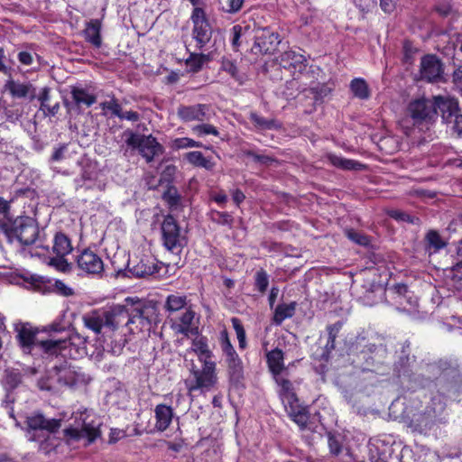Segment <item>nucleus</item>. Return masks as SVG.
Returning <instances> with one entry per match:
<instances>
[{"label":"nucleus","mask_w":462,"mask_h":462,"mask_svg":"<svg viewBox=\"0 0 462 462\" xmlns=\"http://www.w3.org/2000/svg\"><path fill=\"white\" fill-rule=\"evenodd\" d=\"M127 310L122 305L91 310L82 316L84 326L96 334L109 335L125 326Z\"/></svg>","instance_id":"nucleus-1"},{"label":"nucleus","mask_w":462,"mask_h":462,"mask_svg":"<svg viewBox=\"0 0 462 462\" xmlns=\"http://www.w3.org/2000/svg\"><path fill=\"white\" fill-rule=\"evenodd\" d=\"M430 367L439 372L436 387L440 396L447 399L462 392V372L457 359H440Z\"/></svg>","instance_id":"nucleus-2"},{"label":"nucleus","mask_w":462,"mask_h":462,"mask_svg":"<svg viewBox=\"0 0 462 462\" xmlns=\"http://www.w3.org/2000/svg\"><path fill=\"white\" fill-rule=\"evenodd\" d=\"M201 363V368H199L192 361L189 368L193 375V381L188 384V390L194 392L197 390L209 391L217 382V363L213 351L197 356Z\"/></svg>","instance_id":"nucleus-3"},{"label":"nucleus","mask_w":462,"mask_h":462,"mask_svg":"<svg viewBox=\"0 0 462 462\" xmlns=\"http://www.w3.org/2000/svg\"><path fill=\"white\" fill-rule=\"evenodd\" d=\"M123 306L127 310L125 326L138 323L143 328L159 321L158 308L152 301H144L137 297H127Z\"/></svg>","instance_id":"nucleus-4"},{"label":"nucleus","mask_w":462,"mask_h":462,"mask_svg":"<svg viewBox=\"0 0 462 462\" xmlns=\"http://www.w3.org/2000/svg\"><path fill=\"white\" fill-rule=\"evenodd\" d=\"M0 230L8 237H15L21 244L31 245L39 236L37 223L29 217H20L14 221H0Z\"/></svg>","instance_id":"nucleus-5"},{"label":"nucleus","mask_w":462,"mask_h":462,"mask_svg":"<svg viewBox=\"0 0 462 462\" xmlns=\"http://www.w3.org/2000/svg\"><path fill=\"white\" fill-rule=\"evenodd\" d=\"M86 338L76 332H70L62 338H50L42 342L44 353L50 356L62 355L76 358L84 353Z\"/></svg>","instance_id":"nucleus-6"},{"label":"nucleus","mask_w":462,"mask_h":462,"mask_svg":"<svg viewBox=\"0 0 462 462\" xmlns=\"http://www.w3.org/2000/svg\"><path fill=\"white\" fill-rule=\"evenodd\" d=\"M101 423L96 420L87 412H82L76 417L74 425L64 430V437L68 441L87 439V444H91L101 436L99 430Z\"/></svg>","instance_id":"nucleus-7"},{"label":"nucleus","mask_w":462,"mask_h":462,"mask_svg":"<svg viewBox=\"0 0 462 462\" xmlns=\"http://www.w3.org/2000/svg\"><path fill=\"white\" fill-rule=\"evenodd\" d=\"M163 246L173 254H180L188 244L186 232L182 231L177 220L171 216L164 217L161 226Z\"/></svg>","instance_id":"nucleus-8"},{"label":"nucleus","mask_w":462,"mask_h":462,"mask_svg":"<svg viewBox=\"0 0 462 462\" xmlns=\"http://www.w3.org/2000/svg\"><path fill=\"white\" fill-rule=\"evenodd\" d=\"M125 135L126 144L133 149H137L148 163L164 152V147L152 134L141 135L133 131H126Z\"/></svg>","instance_id":"nucleus-9"},{"label":"nucleus","mask_w":462,"mask_h":462,"mask_svg":"<svg viewBox=\"0 0 462 462\" xmlns=\"http://www.w3.org/2000/svg\"><path fill=\"white\" fill-rule=\"evenodd\" d=\"M28 439L32 441H42L55 433L60 428V420L46 419L41 413H34L27 417Z\"/></svg>","instance_id":"nucleus-10"},{"label":"nucleus","mask_w":462,"mask_h":462,"mask_svg":"<svg viewBox=\"0 0 462 462\" xmlns=\"http://www.w3.org/2000/svg\"><path fill=\"white\" fill-rule=\"evenodd\" d=\"M193 23L192 38L196 41L197 48L203 49L211 40L212 29L206 17L204 10L195 7L191 14Z\"/></svg>","instance_id":"nucleus-11"},{"label":"nucleus","mask_w":462,"mask_h":462,"mask_svg":"<svg viewBox=\"0 0 462 462\" xmlns=\"http://www.w3.org/2000/svg\"><path fill=\"white\" fill-rule=\"evenodd\" d=\"M407 112L413 119L415 125L422 122H430L437 117L433 98H420L411 101L408 106Z\"/></svg>","instance_id":"nucleus-12"},{"label":"nucleus","mask_w":462,"mask_h":462,"mask_svg":"<svg viewBox=\"0 0 462 462\" xmlns=\"http://www.w3.org/2000/svg\"><path fill=\"white\" fill-rule=\"evenodd\" d=\"M40 331V328L32 327L29 323L23 324L20 328H17L16 337L23 352L31 353L33 346H38L44 352L42 342L49 339L39 338Z\"/></svg>","instance_id":"nucleus-13"},{"label":"nucleus","mask_w":462,"mask_h":462,"mask_svg":"<svg viewBox=\"0 0 462 462\" xmlns=\"http://www.w3.org/2000/svg\"><path fill=\"white\" fill-rule=\"evenodd\" d=\"M230 383L238 384L244 379V365L235 347L222 351Z\"/></svg>","instance_id":"nucleus-14"},{"label":"nucleus","mask_w":462,"mask_h":462,"mask_svg":"<svg viewBox=\"0 0 462 462\" xmlns=\"http://www.w3.org/2000/svg\"><path fill=\"white\" fill-rule=\"evenodd\" d=\"M161 267L155 258L143 256L130 260L128 271L135 278H147L159 273Z\"/></svg>","instance_id":"nucleus-15"},{"label":"nucleus","mask_w":462,"mask_h":462,"mask_svg":"<svg viewBox=\"0 0 462 462\" xmlns=\"http://www.w3.org/2000/svg\"><path fill=\"white\" fill-rule=\"evenodd\" d=\"M420 72L421 79L428 82H439L443 79V64L436 55H425L420 60Z\"/></svg>","instance_id":"nucleus-16"},{"label":"nucleus","mask_w":462,"mask_h":462,"mask_svg":"<svg viewBox=\"0 0 462 462\" xmlns=\"http://www.w3.org/2000/svg\"><path fill=\"white\" fill-rule=\"evenodd\" d=\"M77 266L88 274H99L104 270L101 257L90 249L83 250L76 257Z\"/></svg>","instance_id":"nucleus-17"},{"label":"nucleus","mask_w":462,"mask_h":462,"mask_svg":"<svg viewBox=\"0 0 462 462\" xmlns=\"http://www.w3.org/2000/svg\"><path fill=\"white\" fill-rule=\"evenodd\" d=\"M434 106L435 110H437V115L439 113L442 120L445 123H450L456 119L457 116H459L458 113V103L457 99L450 97H434Z\"/></svg>","instance_id":"nucleus-18"},{"label":"nucleus","mask_w":462,"mask_h":462,"mask_svg":"<svg viewBox=\"0 0 462 462\" xmlns=\"http://www.w3.org/2000/svg\"><path fill=\"white\" fill-rule=\"evenodd\" d=\"M280 43L279 34L263 28L257 32L254 49L263 54L272 53Z\"/></svg>","instance_id":"nucleus-19"},{"label":"nucleus","mask_w":462,"mask_h":462,"mask_svg":"<svg viewBox=\"0 0 462 462\" xmlns=\"http://www.w3.org/2000/svg\"><path fill=\"white\" fill-rule=\"evenodd\" d=\"M289 417L299 426L300 430L309 429L310 414L306 407L299 403V399L283 402Z\"/></svg>","instance_id":"nucleus-20"},{"label":"nucleus","mask_w":462,"mask_h":462,"mask_svg":"<svg viewBox=\"0 0 462 462\" xmlns=\"http://www.w3.org/2000/svg\"><path fill=\"white\" fill-rule=\"evenodd\" d=\"M281 65L290 70L294 76L296 73L301 74L307 68V60L300 51H286L281 55Z\"/></svg>","instance_id":"nucleus-21"},{"label":"nucleus","mask_w":462,"mask_h":462,"mask_svg":"<svg viewBox=\"0 0 462 462\" xmlns=\"http://www.w3.org/2000/svg\"><path fill=\"white\" fill-rule=\"evenodd\" d=\"M208 106L197 104L192 106H180L177 109V116L183 122L204 121L207 119Z\"/></svg>","instance_id":"nucleus-22"},{"label":"nucleus","mask_w":462,"mask_h":462,"mask_svg":"<svg viewBox=\"0 0 462 462\" xmlns=\"http://www.w3.org/2000/svg\"><path fill=\"white\" fill-rule=\"evenodd\" d=\"M5 88L13 97H29L30 99H33L35 97V88L31 83H22L20 81L10 79L5 84Z\"/></svg>","instance_id":"nucleus-23"},{"label":"nucleus","mask_w":462,"mask_h":462,"mask_svg":"<svg viewBox=\"0 0 462 462\" xmlns=\"http://www.w3.org/2000/svg\"><path fill=\"white\" fill-rule=\"evenodd\" d=\"M101 29V21L99 19H92L87 23L86 28L83 31L86 42L97 49L102 45Z\"/></svg>","instance_id":"nucleus-24"},{"label":"nucleus","mask_w":462,"mask_h":462,"mask_svg":"<svg viewBox=\"0 0 462 462\" xmlns=\"http://www.w3.org/2000/svg\"><path fill=\"white\" fill-rule=\"evenodd\" d=\"M434 420L430 413L419 412L414 414L409 422L412 431L426 434L433 426Z\"/></svg>","instance_id":"nucleus-25"},{"label":"nucleus","mask_w":462,"mask_h":462,"mask_svg":"<svg viewBox=\"0 0 462 462\" xmlns=\"http://www.w3.org/2000/svg\"><path fill=\"white\" fill-rule=\"evenodd\" d=\"M385 290L380 284L371 283L368 287L364 286V291L359 296V300L365 306H374L383 297Z\"/></svg>","instance_id":"nucleus-26"},{"label":"nucleus","mask_w":462,"mask_h":462,"mask_svg":"<svg viewBox=\"0 0 462 462\" xmlns=\"http://www.w3.org/2000/svg\"><path fill=\"white\" fill-rule=\"evenodd\" d=\"M88 381V376L80 370L75 368L64 369L59 376V382L69 387L85 384Z\"/></svg>","instance_id":"nucleus-27"},{"label":"nucleus","mask_w":462,"mask_h":462,"mask_svg":"<svg viewBox=\"0 0 462 462\" xmlns=\"http://www.w3.org/2000/svg\"><path fill=\"white\" fill-rule=\"evenodd\" d=\"M284 355L283 352L276 347L266 353V361L269 370L274 376H279L284 371Z\"/></svg>","instance_id":"nucleus-28"},{"label":"nucleus","mask_w":462,"mask_h":462,"mask_svg":"<svg viewBox=\"0 0 462 462\" xmlns=\"http://www.w3.org/2000/svg\"><path fill=\"white\" fill-rule=\"evenodd\" d=\"M189 300L187 295L180 293L169 294L164 301L163 309L170 315L189 306Z\"/></svg>","instance_id":"nucleus-29"},{"label":"nucleus","mask_w":462,"mask_h":462,"mask_svg":"<svg viewBox=\"0 0 462 462\" xmlns=\"http://www.w3.org/2000/svg\"><path fill=\"white\" fill-rule=\"evenodd\" d=\"M154 413L156 418V429L160 431H164L168 429L172 420V409L165 404H158L154 409Z\"/></svg>","instance_id":"nucleus-30"},{"label":"nucleus","mask_w":462,"mask_h":462,"mask_svg":"<svg viewBox=\"0 0 462 462\" xmlns=\"http://www.w3.org/2000/svg\"><path fill=\"white\" fill-rule=\"evenodd\" d=\"M250 121L254 124V127L259 131L264 130H279L282 125L275 118H264L258 115L256 112H251L249 115Z\"/></svg>","instance_id":"nucleus-31"},{"label":"nucleus","mask_w":462,"mask_h":462,"mask_svg":"<svg viewBox=\"0 0 462 462\" xmlns=\"http://www.w3.org/2000/svg\"><path fill=\"white\" fill-rule=\"evenodd\" d=\"M73 250L71 240L62 232L55 234L53 238L52 251L56 255H67Z\"/></svg>","instance_id":"nucleus-32"},{"label":"nucleus","mask_w":462,"mask_h":462,"mask_svg":"<svg viewBox=\"0 0 462 462\" xmlns=\"http://www.w3.org/2000/svg\"><path fill=\"white\" fill-rule=\"evenodd\" d=\"M71 97L77 106H90L96 103L97 97L95 95L88 93V91L80 87L71 88Z\"/></svg>","instance_id":"nucleus-33"},{"label":"nucleus","mask_w":462,"mask_h":462,"mask_svg":"<svg viewBox=\"0 0 462 462\" xmlns=\"http://www.w3.org/2000/svg\"><path fill=\"white\" fill-rule=\"evenodd\" d=\"M296 305L294 301L289 304H279L274 310L273 323L281 325L286 319L291 318L295 313Z\"/></svg>","instance_id":"nucleus-34"},{"label":"nucleus","mask_w":462,"mask_h":462,"mask_svg":"<svg viewBox=\"0 0 462 462\" xmlns=\"http://www.w3.org/2000/svg\"><path fill=\"white\" fill-rule=\"evenodd\" d=\"M328 162L335 167L342 170H355L358 171L363 168V164L350 159H346L336 154L328 155Z\"/></svg>","instance_id":"nucleus-35"},{"label":"nucleus","mask_w":462,"mask_h":462,"mask_svg":"<svg viewBox=\"0 0 462 462\" xmlns=\"http://www.w3.org/2000/svg\"><path fill=\"white\" fill-rule=\"evenodd\" d=\"M350 89L353 95L363 100H366L370 97V88L366 81L362 78H356L350 82Z\"/></svg>","instance_id":"nucleus-36"},{"label":"nucleus","mask_w":462,"mask_h":462,"mask_svg":"<svg viewBox=\"0 0 462 462\" xmlns=\"http://www.w3.org/2000/svg\"><path fill=\"white\" fill-rule=\"evenodd\" d=\"M185 158L190 164L196 167L204 168L208 171L212 170L215 166L214 162L206 158L203 153L199 151L187 152L185 154Z\"/></svg>","instance_id":"nucleus-37"},{"label":"nucleus","mask_w":462,"mask_h":462,"mask_svg":"<svg viewBox=\"0 0 462 462\" xmlns=\"http://www.w3.org/2000/svg\"><path fill=\"white\" fill-rule=\"evenodd\" d=\"M425 242L427 249H433L434 252H438L445 248L448 243L441 237L439 233L436 230H430L425 236Z\"/></svg>","instance_id":"nucleus-38"},{"label":"nucleus","mask_w":462,"mask_h":462,"mask_svg":"<svg viewBox=\"0 0 462 462\" xmlns=\"http://www.w3.org/2000/svg\"><path fill=\"white\" fill-rule=\"evenodd\" d=\"M184 310L185 311L180 317V323L179 324L178 332L183 335H188L191 331V325L195 319L196 313L192 310L191 306H188Z\"/></svg>","instance_id":"nucleus-39"},{"label":"nucleus","mask_w":462,"mask_h":462,"mask_svg":"<svg viewBox=\"0 0 462 462\" xmlns=\"http://www.w3.org/2000/svg\"><path fill=\"white\" fill-rule=\"evenodd\" d=\"M187 351L198 356L211 352L212 350L209 347L208 337L205 336H198L192 339L191 346Z\"/></svg>","instance_id":"nucleus-40"},{"label":"nucleus","mask_w":462,"mask_h":462,"mask_svg":"<svg viewBox=\"0 0 462 462\" xmlns=\"http://www.w3.org/2000/svg\"><path fill=\"white\" fill-rule=\"evenodd\" d=\"M208 60V56L202 53H190L185 63L189 72L196 73L199 71L204 63Z\"/></svg>","instance_id":"nucleus-41"},{"label":"nucleus","mask_w":462,"mask_h":462,"mask_svg":"<svg viewBox=\"0 0 462 462\" xmlns=\"http://www.w3.org/2000/svg\"><path fill=\"white\" fill-rule=\"evenodd\" d=\"M276 383L281 387V397L282 402L294 401L296 394L293 392L292 383L288 380L279 376H275Z\"/></svg>","instance_id":"nucleus-42"},{"label":"nucleus","mask_w":462,"mask_h":462,"mask_svg":"<svg viewBox=\"0 0 462 462\" xmlns=\"http://www.w3.org/2000/svg\"><path fill=\"white\" fill-rule=\"evenodd\" d=\"M231 322H232L233 328L236 334V337L238 340V346L240 349L244 350L247 346L246 335H245V330L244 328V326H243L241 320L236 317L231 319Z\"/></svg>","instance_id":"nucleus-43"},{"label":"nucleus","mask_w":462,"mask_h":462,"mask_svg":"<svg viewBox=\"0 0 462 462\" xmlns=\"http://www.w3.org/2000/svg\"><path fill=\"white\" fill-rule=\"evenodd\" d=\"M341 328H342L341 321H337V322L328 325L327 327V330H328V342L325 346L327 352H330L331 350H333L335 348L336 338H337V334L340 331Z\"/></svg>","instance_id":"nucleus-44"},{"label":"nucleus","mask_w":462,"mask_h":462,"mask_svg":"<svg viewBox=\"0 0 462 462\" xmlns=\"http://www.w3.org/2000/svg\"><path fill=\"white\" fill-rule=\"evenodd\" d=\"M162 199L170 208H176L180 202V195L174 186H169L162 194Z\"/></svg>","instance_id":"nucleus-45"},{"label":"nucleus","mask_w":462,"mask_h":462,"mask_svg":"<svg viewBox=\"0 0 462 462\" xmlns=\"http://www.w3.org/2000/svg\"><path fill=\"white\" fill-rule=\"evenodd\" d=\"M211 219L213 222L222 225V226H227L229 227H232L234 217L232 215L228 212H223V211H217V210H212L210 213Z\"/></svg>","instance_id":"nucleus-46"},{"label":"nucleus","mask_w":462,"mask_h":462,"mask_svg":"<svg viewBox=\"0 0 462 462\" xmlns=\"http://www.w3.org/2000/svg\"><path fill=\"white\" fill-rule=\"evenodd\" d=\"M254 285L259 292L264 293L269 285V277L263 269H260L254 275Z\"/></svg>","instance_id":"nucleus-47"},{"label":"nucleus","mask_w":462,"mask_h":462,"mask_svg":"<svg viewBox=\"0 0 462 462\" xmlns=\"http://www.w3.org/2000/svg\"><path fill=\"white\" fill-rule=\"evenodd\" d=\"M66 255H56L50 259L49 264L62 273L69 272L72 264L65 258Z\"/></svg>","instance_id":"nucleus-48"},{"label":"nucleus","mask_w":462,"mask_h":462,"mask_svg":"<svg viewBox=\"0 0 462 462\" xmlns=\"http://www.w3.org/2000/svg\"><path fill=\"white\" fill-rule=\"evenodd\" d=\"M202 143L188 137L176 138L172 141L171 147L175 150L201 147Z\"/></svg>","instance_id":"nucleus-49"},{"label":"nucleus","mask_w":462,"mask_h":462,"mask_svg":"<svg viewBox=\"0 0 462 462\" xmlns=\"http://www.w3.org/2000/svg\"><path fill=\"white\" fill-rule=\"evenodd\" d=\"M243 153L247 157L253 158V160L255 162H258L263 165H270L273 162H276V159L272 156L257 154L252 150H244Z\"/></svg>","instance_id":"nucleus-50"},{"label":"nucleus","mask_w":462,"mask_h":462,"mask_svg":"<svg viewBox=\"0 0 462 462\" xmlns=\"http://www.w3.org/2000/svg\"><path fill=\"white\" fill-rule=\"evenodd\" d=\"M388 215L392 218L398 220V221H403V222L411 223V224H415L419 221L418 217L411 216L410 214H408L404 211L399 210V209H392L388 212Z\"/></svg>","instance_id":"nucleus-51"},{"label":"nucleus","mask_w":462,"mask_h":462,"mask_svg":"<svg viewBox=\"0 0 462 462\" xmlns=\"http://www.w3.org/2000/svg\"><path fill=\"white\" fill-rule=\"evenodd\" d=\"M100 107L104 111H110L112 116H120L122 106L119 104L118 100L113 97L109 101H105L100 103Z\"/></svg>","instance_id":"nucleus-52"},{"label":"nucleus","mask_w":462,"mask_h":462,"mask_svg":"<svg viewBox=\"0 0 462 462\" xmlns=\"http://www.w3.org/2000/svg\"><path fill=\"white\" fill-rule=\"evenodd\" d=\"M192 131L199 136L213 134L217 136L219 134L218 130L212 125L202 124L193 126Z\"/></svg>","instance_id":"nucleus-53"},{"label":"nucleus","mask_w":462,"mask_h":462,"mask_svg":"<svg viewBox=\"0 0 462 462\" xmlns=\"http://www.w3.org/2000/svg\"><path fill=\"white\" fill-rule=\"evenodd\" d=\"M330 90L331 89L324 84L317 85L316 87H313L310 89V93L314 96L316 103H321L323 98L330 93Z\"/></svg>","instance_id":"nucleus-54"},{"label":"nucleus","mask_w":462,"mask_h":462,"mask_svg":"<svg viewBox=\"0 0 462 462\" xmlns=\"http://www.w3.org/2000/svg\"><path fill=\"white\" fill-rule=\"evenodd\" d=\"M222 70L227 72L236 80L239 79L238 69L236 64L228 59H223L221 63Z\"/></svg>","instance_id":"nucleus-55"},{"label":"nucleus","mask_w":462,"mask_h":462,"mask_svg":"<svg viewBox=\"0 0 462 462\" xmlns=\"http://www.w3.org/2000/svg\"><path fill=\"white\" fill-rule=\"evenodd\" d=\"M346 236L351 241L355 242L356 244H357L359 245L365 246V245H369V243H370V240L367 236H365L362 233H359L357 231H355L353 229L347 230Z\"/></svg>","instance_id":"nucleus-56"},{"label":"nucleus","mask_w":462,"mask_h":462,"mask_svg":"<svg viewBox=\"0 0 462 462\" xmlns=\"http://www.w3.org/2000/svg\"><path fill=\"white\" fill-rule=\"evenodd\" d=\"M55 291L61 296H71L74 294L73 289L65 284L62 281L57 280L54 283Z\"/></svg>","instance_id":"nucleus-57"},{"label":"nucleus","mask_w":462,"mask_h":462,"mask_svg":"<svg viewBox=\"0 0 462 462\" xmlns=\"http://www.w3.org/2000/svg\"><path fill=\"white\" fill-rule=\"evenodd\" d=\"M245 0H227V8L225 9L226 13L235 14L241 10Z\"/></svg>","instance_id":"nucleus-58"},{"label":"nucleus","mask_w":462,"mask_h":462,"mask_svg":"<svg viewBox=\"0 0 462 462\" xmlns=\"http://www.w3.org/2000/svg\"><path fill=\"white\" fill-rule=\"evenodd\" d=\"M219 341H220L221 351L234 347V346L232 345V343L229 339L228 332L226 329H223L220 332Z\"/></svg>","instance_id":"nucleus-59"},{"label":"nucleus","mask_w":462,"mask_h":462,"mask_svg":"<svg viewBox=\"0 0 462 462\" xmlns=\"http://www.w3.org/2000/svg\"><path fill=\"white\" fill-rule=\"evenodd\" d=\"M450 273L453 279L462 281V262L456 260L450 268Z\"/></svg>","instance_id":"nucleus-60"},{"label":"nucleus","mask_w":462,"mask_h":462,"mask_svg":"<svg viewBox=\"0 0 462 462\" xmlns=\"http://www.w3.org/2000/svg\"><path fill=\"white\" fill-rule=\"evenodd\" d=\"M121 120H128L131 122H137L140 119V116L135 111H126L124 112L123 109H121L120 116H117Z\"/></svg>","instance_id":"nucleus-61"},{"label":"nucleus","mask_w":462,"mask_h":462,"mask_svg":"<svg viewBox=\"0 0 462 462\" xmlns=\"http://www.w3.org/2000/svg\"><path fill=\"white\" fill-rule=\"evenodd\" d=\"M18 60L25 66H30L32 64L33 57L31 52L28 51H20L18 53Z\"/></svg>","instance_id":"nucleus-62"},{"label":"nucleus","mask_w":462,"mask_h":462,"mask_svg":"<svg viewBox=\"0 0 462 462\" xmlns=\"http://www.w3.org/2000/svg\"><path fill=\"white\" fill-rule=\"evenodd\" d=\"M328 447H329L331 453H333L334 455H338L341 451L340 443L338 442V440L336 438H334L332 436L328 437Z\"/></svg>","instance_id":"nucleus-63"},{"label":"nucleus","mask_w":462,"mask_h":462,"mask_svg":"<svg viewBox=\"0 0 462 462\" xmlns=\"http://www.w3.org/2000/svg\"><path fill=\"white\" fill-rule=\"evenodd\" d=\"M453 82L460 90H462V67H459L454 71Z\"/></svg>","instance_id":"nucleus-64"}]
</instances>
